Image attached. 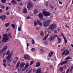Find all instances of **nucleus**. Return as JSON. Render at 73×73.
<instances>
[{"label":"nucleus","instance_id":"a878e982","mask_svg":"<svg viewBox=\"0 0 73 73\" xmlns=\"http://www.w3.org/2000/svg\"><path fill=\"white\" fill-rule=\"evenodd\" d=\"M38 12V11L37 9H35L34 11V14L35 15H36V13H37Z\"/></svg>","mask_w":73,"mask_h":73},{"label":"nucleus","instance_id":"58836bf2","mask_svg":"<svg viewBox=\"0 0 73 73\" xmlns=\"http://www.w3.org/2000/svg\"><path fill=\"white\" fill-rule=\"evenodd\" d=\"M32 42L33 44H35V40H32Z\"/></svg>","mask_w":73,"mask_h":73},{"label":"nucleus","instance_id":"603ef678","mask_svg":"<svg viewBox=\"0 0 73 73\" xmlns=\"http://www.w3.org/2000/svg\"><path fill=\"white\" fill-rule=\"evenodd\" d=\"M21 28H18V31H21Z\"/></svg>","mask_w":73,"mask_h":73},{"label":"nucleus","instance_id":"4468645a","mask_svg":"<svg viewBox=\"0 0 73 73\" xmlns=\"http://www.w3.org/2000/svg\"><path fill=\"white\" fill-rule=\"evenodd\" d=\"M25 65V63H24V62H23L20 65L19 67L21 68H23V67Z\"/></svg>","mask_w":73,"mask_h":73},{"label":"nucleus","instance_id":"f3484780","mask_svg":"<svg viewBox=\"0 0 73 73\" xmlns=\"http://www.w3.org/2000/svg\"><path fill=\"white\" fill-rule=\"evenodd\" d=\"M20 62H17L16 65L15 66L16 69H17L19 67V66L20 65Z\"/></svg>","mask_w":73,"mask_h":73},{"label":"nucleus","instance_id":"de8ad7c7","mask_svg":"<svg viewBox=\"0 0 73 73\" xmlns=\"http://www.w3.org/2000/svg\"><path fill=\"white\" fill-rule=\"evenodd\" d=\"M73 66H72L71 67V69L70 70V71H72V70H73Z\"/></svg>","mask_w":73,"mask_h":73},{"label":"nucleus","instance_id":"052dcab7","mask_svg":"<svg viewBox=\"0 0 73 73\" xmlns=\"http://www.w3.org/2000/svg\"><path fill=\"white\" fill-rule=\"evenodd\" d=\"M59 3L60 4H62V2H61V1H59Z\"/></svg>","mask_w":73,"mask_h":73},{"label":"nucleus","instance_id":"e433bc0d","mask_svg":"<svg viewBox=\"0 0 73 73\" xmlns=\"http://www.w3.org/2000/svg\"><path fill=\"white\" fill-rule=\"evenodd\" d=\"M60 70L61 72H62L63 71V67H61L60 68Z\"/></svg>","mask_w":73,"mask_h":73},{"label":"nucleus","instance_id":"69168bd1","mask_svg":"<svg viewBox=\"0 0 73 73\" xmlns=\"http://www.w3.org/2000/svg\"><path fill=\"white\" fill-rule=\"evenodd\" d=\"M65 26L66 27H67L68 28H69V26H68L66 25Z\"/></svg>","mask_w":73,"mask_h":73},{"label":"nucleus","instance_id":"f8f14e48","mask_svg":"<svg viewBox=\"0 0 73 73\" xmlns=\"http://www.w3.org/2000/svg\"><path fill=\"white\" fill-rule=\"evenodd\" d=\"M29 63H27L24 68H23V70H26L28 68V67L29 66Z\"/></svg>","mask_w":73,"mask_h":73},{"label":"nucleus","instance_id":"37998d69","mask_svg":"<svg viewBox=\"0 0 73 73\" xmlns=\"http://www.w3.org/2000/svg\"><path fill=\"white\" fill-rule=\"evenodd\" d=\"M21 68H18L17 69V70L18 71H20L21 70Z\"/></svg>","mask_w":73,"mask_h":73},{"label":"nucleus","instance_id":"e2e57ef3","mask_svg":"<svg viewBox=\"0 0 73 73\" xmlns=\"http://www.w3.org/2000/svg\"><path fill=\"white\" fill-rule=\"evenodd\" d=\"M26 49L27 50H28V49H29V48L28 47H27L26 48Z\"/></svg>","mask_w":73,"mask_h":73},{"label":"nucleus","instance_id":"f704fd0d","mask_svg":"<svg viewBox=\"0 0 73 73\" xmlns=\"http://www.w3.org/2000/svg\"><path fill=\"white\" fill-rule=\"evenodd\" d=\"M34 63V62H33V61H31L30 62V65H32V64H33Z\"/></svg>","mask_w":73,"mask_h":73},{"label":"nucleus","instance_id":"c85d7f7f","mask_svg":"<svg viewBox=\"0 0 73 73\" xmlns=\"http://www.w3.org/2000/svg\"><path fill=\"white\" fill-rule=\"evenodd\" d=\"M66 63H67V61H64L61 64V65H63V64H65Z\"/></svg>","mask_w":73,"mask_h":73},{"label":"nucleus","instance_id":"a211bd4d","mask_svg":"<svg viewBox=\"0 0 73 73\" xmlns=\"http://www.w3.org/2000/svg\"><path fill=\"white\" fill-rule=\"evenodd\" d=\"M42 72H41V69L40 68H38V69L36 72V73H41Z\"/></svg>","mask_w":73,"mask_h":73},{"label":"nucleus","instance_id":"423d86ee","mask_svg":"<svg viewBox=\"0 0 73 73\" xmlns=\"http://www.w3.org/2000/svg\"><path fill=\"white\" fill-rule=\"evenodd\" d=\"M43 13L45 16H46V17H48V16H50L51 14L49 12H48L46 11H43Z\"/></svg>","mask_w":73,"mask_h":73},{"label":"nucleus","instance_id":"9d476101","mask_svg":"<svg viewBox=\"0 0 73 73\" xmlns=\"http://www.w3.org/2000/svg\"><path fill=\"white\" fill-rule=\"evenodd\" d=\"M24 58L25 59L28 60H31V57L28 55H25L24 56Z\"/></svg>","mask_w":73,"mask_h":73},{"label":"nucleus","instance_id":"4d7b16f0","mask_svg":"<svg viewBox=\"0 0 73 73\" xmlns=\"http://www.w3.org/2000/svg\"><path fill=\"white\" fill-rule=\"evenodd\" d=\"M3 12V10L1 9H0V13H1Z\"/></svg>","mask_w":73,"mask_h":73},{"label":"nucleus","instance_id":"473e14b6","mask_svg":"<svg viewBox=\"0 0 73 73\" xmlns=\"http://www.w3.org/2000/svg\"><path fill=\"white\" fill-rule=\"evenodd\" d=\"M64 42L65 43H67V40L66 39V38H65V37H64Z\"/></svg>","mask_w":73,"mask_h":73},{"label":"nucleus","instance_id":"6e6552de","mask_svg":"<svg viewBox=\"0 0 73 73\" xmlns=\"http://www.w3.org/2000/svg\"><path fill=\"white\" fill-rule=\"evenodd\" d=\"M55 37H57V36L56 35H52L50 37V41H52L54 39H55Z\"/></svg>","mask_w":73,"mask_h":73},{"label":"nucleus","instance_id":"864d4df0","mask_svg":"<svg viewBox=\"0 0 73 73\" xmlns=\"http://www.w3.org/2000/svg\"><path fill=\"white\" fill-rule=\"evenodd\" d=\"M8 9H9V7H7L6 9V10H8Z\"/></svg>","mask_w":73,"mask_h":73},{"label":"nucleus","instance_id":"bf43d9fd","mask_svg":"<svg viewBox=\"0 0 73 73\" xmlns=\"http://www.w3.org/2000/svg\"><path fill=\"white\" fill-rule=\"evenodd\" d=\"M54 32L55 33H57V31L56 30H54Z\"/></svg>","mask_w":73,"mask_h":73},{"label":"nucleus","instance_id":"a18cd8bd","mask_svg":"<svg viewBox=\"0 0 73 73\" xmlns=\"http://www.w3.org/2000/svg\"><path fill=\"white\" fill-rule=\"evenodd\" d=\"M44 44H45V45H48V42H47L45 41L44 42Z\"/></svg>","mask_w":73,"mask_h":73},{"label":"nucleus","instance_id":"5701e85b","mask_svg":"<svg viewBox=\"0 0 73 73\" xmlns=\"http://www.w3.org/2000/svg\"><path fill=\"white\" fill-rule=\"evenodd\" d=\"M61 38H58V44H60V43H61Z\"/></svg>","mask_w":73,"mask_h":73},{"label":"nucleus","instance_id":"a19ab883","mask_svg":"<svg viewBox=\"0 0 73 73\" xmlns=\"http://www.w3.org/2000/svg\"><path fill=\"white\" fill-rule=\"evenodd\" d=\"M70 68H68L67 70V71L66 72V73H68V72H69V70H70Z\"/></svg>","mask_w":73,"mask_h":73},{"label":"nucleus","instance_id":"cd10ccee","mask_svg":"<svg viewBox=\"0 0 73 73\" xmlns=\"http://www.w3.org/2000/svg\"><path fill=\"white\" fill-rule=\"evenodd\" d=\"M9 24H10V23H8L5 25V26L6 27H8L9 26Z\"/></svg>","mask_w":73,"mask_h":73},{"label":"nucleus","instance_id":"6e6d98bb","mask_svg":"<svg viewBox=\"0 0 73 73\" xmlns=\"http://www.w3.org/2000/svg\"><path fill=\"white\" fill-rule=\"evenodd\" d=\"M50 53L51 54H53V52L52 51H51Z\"/></svg>","mask_w":73,"mask_h":73},{"label":"nucleus","instance_id":"ddd939ff","mask_svg":"<svg viewBox=\"0 0 73 73\" xmlns=\"http://www.w3.org/2000/svg\"><path fill=\"white\" fill-rule=\"evenodd\" d=\"M11 3L13 5H15L17 4V2L15 0H13L11 1Z\"/></svg>","mask_w":73,"mask_h":73},{"label":"nucleus","instance_id":"dca6fc26","mask_svg":"<svg viewBox=\"0 0 73 73\" xmlns=\"http://www.w3.org/2000/svg\"><path fill=\"white\" fill-rule=\"evenodd\" d=\"M0 19H1L3 20H5L6 19V16L5 15H2L0 17Z\"/></svg>","mask_w":73,"mask_h":73},{"label":"nucleus","instance_id":"b1692460","mask_svg":"<svg viewBox=\"0 0 73 73\" xmlns=\"http://www.w3.org/2000/svg\"><path fill=\"white\" fill-rule=\"evenodd\" d=\"M23 11L24 13H26L27 12V9L26 8H25L23 9Z\"/></svg>","mask_w":73,"mask_h":73},{"label":"nucleus","instance_id":"bb28decb","mask_svg":"<svg viewBox=\"0 0 73 73\" xmlns=\"http://www.w3.org/2000/svg\"><path fill=\"white\" fill-rule=\"evenodd\" d=\"M34 24L35 26H37V25H38V24L36 21H35L34 22Z\"/></svg>","mask_w":73,"mask_h":73},{"label":"nucleus","instance_id":"412c9836","mask_svg":"<svg viewBox=\"0 0 73 73\" xmlns=\"http://www.w3.org/2000/svg\"><path fill=\"white\" fill-rule=\"evenodd\" d=\"M41 65L40 62H38L36 64V65H35V66L36 67H38L40 65Z\"/></svg>","mask_w":73,"mask_h":73},{"label":"nucleus","instance_id":"13d9d810","mask_svg":"<svg viewBox=\"0 0 73 73\" xmlns=\"http://www.w3.org/2000/svg\"><path fill=\"white\" fill-rule=\"evenodd\" d=\"M65 50V48H62V49H61V51H63V50Z\"/></svg>","mask_w":73,"mask_h":73},{"label":"nucleus","instance_id":"c03bdc74","mask_svg":"<svg viewBox=\"0 0 73 73\" xmlns=\"http://www.w3.org/2000/svg\"><path fill=\"white\" fill-rule=\"evenodd\" d=\"M7 66H11V64L9 63H8L7 64Z\"/></svg>","mask_w":73,"mask_h":73},{"label":"nucleus","instance_id":"20e7f679","mask_svg":"<svg viewBox=\"0 0 73 73\" xmlns=\"http://www.w3.org/2000/svg\"><path fill=\"white\" fill-rule=\"evenodd\" d=\"M13 53V51L12 50L11 51V53H10V54L7 56V57L6 58V59L7 60L9 61V60H10V59L12 57V54Z\"/></svg>","mask_w":73,"mask_h":73},{"label":"nucleus","instance_id":"680f3d73","mask_svg":"<svg viewBox=\"0 0 73 73\" xmlns=\"http://www.w3.org/2000/svg\"><path fill=\"white\" fill-rule=\"evenodd\" d=\"M7 15H9V12H7Z\"/></svg>","mask_w":73,"mask_h":73},{"label":"nucleus","instance_id":"7c9ffc66","mask_svg":"<svg viewBox=\"0 0 73 73\" xmlns=\"http://www.w3.org/2000/svg\"><path fill=\"white\" fill-rule=\"evenodd\" d=\"M31 50L32 52H35L36 50V49L35 48H33L31 49Z\"/></svg>","mask_w":73,"mask_h":73},{"label":"nucleus","instance_id":"774afa93","mask_svg":"<svg viewBox=\"0 0 73 73\" xmlns=\"http://www.w3.org/2000/svg\"><path fill=\"white\" fill-rule=\"evenodd\" d=\"M29 46V44L28 43H27V46L28 47Z\"/></svg>","mask_w":73,"mask_h":73},{"label":"nucleus","instance_id":"39448f33","mask_svg":"<svg viewBox=\"0 0 73 73\" xmlns=\"http://www.w3.org/2000/svg\"><path fill=\"white\" fill-rule=\"evenodd\" d=\"M33 4L31 2H29L28 3V5L27 6V7L29 10H31L30 8H33Z\"/></svg>","mask_w":73,"mask_h":73},{"label":"nucleus","instance_id":"f257e3e1","mask_svg":"<svg viewBox=\"0 0 73 73\" xmlns=\"http://www.w3.org/2000/svg\"><path fill=\"white\" fill-rule=\"evenodd\" d=\"M52 20L51 19L47 20L43 22V26L44 27H47L49 26V23H51Z\"/></svg>","mask_w":73,"mask_h":73},{"label":"nucleus","instance_id":"f03ea898","mask_svg":"<svg viewBox=\"0 0 73 73\" xmlns=\"http://www.w3.org/2000/svg\"><path fill=\"white\" fill-rule=\"evenodd\" d=\"M9 40V37L7 36V34H4L3 35V37L2 40L3 42H5Z\"/></svg>","mask_w":73,"mask_h":73},{"label":"nucleus","instance_id":"2eb2a0df","mask_svg":"<svg viewBox=\"0 0 73 73\" xmlns=\"http://www.w3.org/2000/svg\"><path fill=\"white\" fill-rule=\"evenodd\" d=\"M38 17L40 19H42L43 18V15L41 13H40L38 14Z\"/></svg>","mask_w":73,"mask_h":73},{"label":"nucleus","instance_id":"79ce46f5","mask_svg":"<svg viewBox=\"0 0 73 73\" xmlns=\"http://www.w3.org/2000/svg\"><path fill=\"white\" fill-rule=\"evenodd\" d=\"M48 56L49 57H51V56H52V55L50 54V53L48 54Z\"/></svg>","mask_w":73,"mask_h":73},{"label":"nucleus","instance_id":"5fc2aeb1","mask_svg":"<svg viewBox=\"0 0 73 73\" xmlns=\"http://www.w3.org/2000/svg\"><path fill=\"white\" fill-rule=\"evenodd\" d=\"M7 4H9V5H11V3H8Z\"/></svg>","mask_w":73,"mask_h":73},{"label":"nucleus","instance_id":"393cba45","mask_svg":"<svg viewBox=\"0 0 73 73\" xmlns=\"http://www.w3.org/2000/svg\"><path fill=\"white\" fill-rule=\"evenodd\" d=\"M40 35L42 37H44V33L42 31L40 33Z\"/></svg>","mask_w":73,"mask_h":73},{"label":"nucleus","instance_id":"4c0bfd02","mask_svg":"<svg viewBox=\"0 0 73 73\" xmlns=\"http://www.w3.org/2000/svg\"><path fill=\"white\" fill-rule=\"evenodd\" d=\"M70 59V57H69L68 56L65 59V60H69Z\"/></svg>","mask_w":73,"mask_h":73},{"label":"nucleus","instance_id":"0eeeda50","mask_svg":"<svg viewBox=\"0 0 73 73\" xmlns=\"http://www.w3.org/2000/svg\"><path fill=\"white\" fill-rule=\"evenodd\" d=\"M69 54V50H68L67 51V50H64L62 53V55H68Z\"/></svg>","mask_w":73,"mask_h":73},{"label":"nucleus","instance_id":"ea45409f","mask_svg":"<svg viewBox=\"0 0 73 73\" xmlns=\"http://www.w3.org/2000/svg\"><path fill=\"white\" fill-rule=\"evenodd\" d=\"M40 52H41L42 53H44V50H43V49H41L40 50Z\"/></svg>","mask_w":73,"mask_h":73},{"label":"nucleus","instance_id":"aec40b11","mask_svg":"<svg viewBox=\"0 0 73 73\" xmlns=\"http://www.w3.org/2000/svg\"><path fill=\"white\" fill-rule=\"evenodd\" d=\"M18 60H19V58L17 57H15L14 58V63H16V62H17V61H18Z\"/></svg>","mask_w":73,"mask_h":73},{"label":"nucleus","instance_id":"c9c22d12","mask_svg":"<svg viewBox=\"0 0 73 73\" xmlns=\"http://www.w3.org/2000/svg\"><path fill=\"white\" fill-rule=\"evenodd\" d=\"M48 2H44V4L45 5H46V6H48Z\"/></svg>","mask_w":73,"mask_h":73},{"label":"nucleus","instance_id":"0e129e2a","mask_svg":"<svg viewBox=\"0 0 73 73\" xmlns=\"http://www.w3.org/2000/svg\"><path fill=\"white\" fill-rule=\"evenodd\" d=\"M19 5H23V3H20L19 4Z\"/></svg>","mask_w":73,"mask_h":73},{"label":"nucleus","instance_id":"3c124183","mask_svg":"<svg viewBox=\"0 0 73 73\" xmlns=\"http://www.w3.org/2000/svg\"><path fill=\"white\" fill-rule=\"evenodd\" d=\"M61 36H62L63 38H64V37H65L64 36V35L63 34H61Z\"/></svg>","mask_w":73,"mask_h":73},{"label":"nucleus","instance_id":"9b49d317","mask_svg":"<svg viewBox=\"0 0 73 73\" xmlns=\"http://www.w3.org/2000/svg\"><path fill=\"white\" fill-rule=\"evenodd\" d=\"M8 46L7 45H5V46L1 50V52H3L4 51H5V50L7 49L8 48Z\"/></svg>","mask_w":73,"mask_h":73},{"label":"nucleus","instance_id":"6ab92c4d","mask_svg":"<svg viewBox=\"0 0 73 73\" xmlns=\"http://www.w3.org/2000/svg\"><path fill=\"white\" fill-rule=\"evenodd\" d=\"M37 21L38 22V23L40 27H41L42 25V23L40 21H39L38 20H37Z\"/></svg>","mask_w":73,"mask_h":73},{"label":"nucleus","instance_id":"72a5a7b5","mask_svg":"<svg viewBox=\"0 0 73 73\" xmlns=\"http://www.w3.org/2000/svg\"><path fill=\"white\" fill-rule=\"evenodd\" d=\"M11 26L14 29H15V24H12L11 25Z\"/></svg>","mask_w":73,"mask_h":73},{"label":"nucleus","instance_id":"2f4dec72","mask_svg":"<svg viewBox=\"0 0 73 73\" xmlns=\"http://www.w3.org/2000/svg\"><path fill=\"white\" fill-rule=\"evenodd\" d=\"M1 1L3 3H5L6 2V0H1Z\"/></svg>","mask_w":73,"mask_h":73},{"label":"nucleus","instance_id":"c756f323","mask_svg":"<svg viewBox=\"0 0 73 73\" xmlns=\"http://www.w3.org/2000/svg\"><path fill=\"white\" fill-rule=\"evenodd\" d=\"M1 7L2 8V9H5V7L3 5H1Z\"/></svg>","mask_w":73,"mask_h":73},{"label":"nucleus","instance_id":"4be33fe9","mask_svg":"<svg viewBox=\"0 0 73 73\" xmlns=\"http://www.w3.org/2000/svg\"><path fill=\"white\" fill-rule=\"evenodd\" d=\"M48 36H49V35H46L45 37L43 39L44 40V41L46 40L47 39V38H48Z\"/></svg>","mask_w":73,"mask_h":73},{"label":"nucleus","instance_id":"7ed1b4c3","mask_svg":"<svg viewBox=\"0 0 73 73\" xmlns=\"http://www.w3.org/2000/svg\"><path fill=\"white\" fill-rule=\"evenodd\" d=\"M57 26L56 24H52L50 25L48 27V29L50 31H53L55 29V27Z\"/></svg>","mask_w":73,"mask_h":73},{"label":"nucleus","instance_id":"1a4fd4ad","mask_svg":"<svg viewBox=\"0 0 73 73\" xmlns=\"http://www.w3.org/2000/svg\"><path fill=\"white\" fill-rule=\"evenodd\" d=\"M10 51L9 50H8L7 52H6V51H5L3 54V55L4 56H5V55H6V56H8L9 54H10Z\"/></svg>","mask_w":73,"mask_h":73},{"label":"nucleus","instance_id":"8fccbe9b","mask_svg":"<svg viewBox=\"0 0 73 73\" xmlns=\"http://www.w3.org/2000/svg\"><path fill=\"white\" fill-rule=\"evenodd\" d=\"M27 18L28 19H31V17H29V16H28L27 17Z\"/></svg>","mask_w":73,"mask_h":73},{"label":"nucleus","instance_id":"338daca9","mask_svg":"<svg viewBox=\"0 0 73 73\" xmlns=\"http://www.w3.org/2000/svg\"><path fill=\"white\" fill-rule=\"evenodd\" d=\"M6 60L5 59L3 60V62H6Z\"/></svg>","mask_w":73,"mask_h":73},{"label":"nucleus","instance_id":"49530a36","mask_svg":"<svg viewBox=\"0 0 73 73\" xmlns=\"http://www.w3.org/2000/svg\"><path fill=\"white\" fill-rule=\"evenodd\" d=\"M9 36L11 38H12V37H11V34L10 33L9 34Z\"/></svg>","mask_w":73,"mask_h":73},{"label":"nucleus","instance_id":"09e8293b","mask_svg":"<svg viewBox=\"0 0 73 73\" xmlns=\"http://www.w3.org/2000/svg\"><path fill=\"white\" fill-rule=\"evenodd\" d=\"M3 65L5 68H6V67H7V65H6V64H5V63H3Z\"/></svg>","mask_w":73,"mask_h":73}]
</instances>
